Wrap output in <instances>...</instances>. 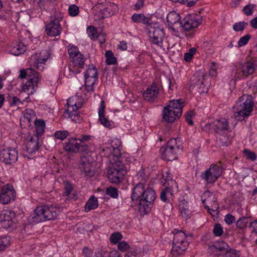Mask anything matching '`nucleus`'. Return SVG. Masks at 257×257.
<instances>
[{
    "instance_id": "f257e3e1",
    "label": "nucleus",
    "mask_w": 257,
    "mask_h": 257,
    "mask_svg": "<svg viewBox=\"0 0 257 257\" xmlns=\"http://www.w3.org/2000/svg\"><path fill=\"white\" fill-rule=\"evenodd\" d=\"M68 53L71 59L72 65L64 70V75L67 77H72L80 73L84 68V58L83 55L79 51L78 48L74 46L69 45Z\"/></svg>"
},
{
    "instance_id": "f03ea898",
    "label": "nucleus",
    "mask_w": 257,
    "mask_h": 257,
    "mask_svg": "<svg viewBox=\"0 0 257 257\" xmlns=\"http://www.w3.org/2000/svg\"><path fill=\"white\" fill-rule=\"evenodd\" d=\"M59 213V208L52 205L40 206L35 209L33 214L28 217V221L37 224L46 220H54Z\"/></svg>"
},
{
    "instance_id": "7ed1b4c3",
    "label": "nucleus",
    "mask_w": 257,
    "mask_h": 257,
    "mask_svg": "<svg viewBox=\"0 0 257 257\" xmlns=\"http://www.w3.org/2000/svg\"><path fill=\"white\" fill-rule=\"evenodd\" d=\"M254 101L251 95L243 94L237 100L233 107L234 117L239 121L248 117L252 111Z\"/></svg>"
},
{
    "instance_id": "20e7f679",
    "label": "nucleus",
    "mask_w": 257,
    "mask_h": 257,
    "mask_svg": "<svg viewBox=\"0 0 257 257\" xmlns=\"http://www.w3.org/2000/svg\"><path fill=\"white\" fill-rule=\"evenodd\" d=\"M189 243L186 240V235L180 230L174 235L171 254L173 257H179L184 254Z\"/></svg>"
},
{
    "instance_id": "39448f33",
    "label": "nucleus",
    "mask_w": 257,
    "mask_h": 257,
    "mask_svg": "<svg viewBox=\"0 0 257 257\" xmlns=\"http://www.w3.org/2000/svg\"><path fill=\"white\" fill-rule=\"evenodd\" d=\"M156 197L155 190L152 188L146 187L143 198L140 199V202L138 204V210L141 214H147L150 212Z\"/></svg>"
},
{
    "instance_id": "423d86ee",
    "label": "nucleus",
    "mask_w": 257,
    "mask_h": 257,
    "mask_svg": "<svg viewBox=\"0 0 257 257\" xmlns=\"http://www.w3.org/2000/svg\"><path fill=\"white\" fill-rule=\"evenodd\" d=\"M182 149L181 145H178L176 139H171L166 146L162 147L160 152L164 160L172 161L177 158V154Z\"/></svg>"
},
{
    "instance_id": "0eeeda50",
    "label": "nucleus",
    "mask_w": 257,
    "mask_h": 257,
    "mask_svg": "<svg viewBox=\"0 0 257 257\" xmlns=\"http://www.w3.org/2000/svg\"><path fill=\"white\" fill-rule=\"evenodd\" d=\"M63 18V14L59 11H55L54 15L50 16V22L46 24L45 32L50 37L59 36L61 33V26L60 22Z\"/></svg>"
},
{
    "instance_id": "6e6552de",
    "label": "nucleus",
    "mask_w": 257,
    "mask_h": 257,
    "mask_svg": "<svg viewBox=\"0 0 257 257\" xmlns=\"http://www.w3.org/2000/svg\"><path fill=\"white\" fill-rule=\"evenodd\" d=\"M202 17L197 14H191L186 16L179 23L181 32L190 31L197 28L201 23Z\"/></svg>"
},
{
    "instance_id": "1a4fd4ad",
    "label": "nucleus",
    "mask_w": 257,
    "mask_h": 257,
    "mask_svg": "<svg viewBox=\"0 0 257 257\" xmlns=\"http://www.w3.org/2000/svg\"><path fill=\"white\" fill-rule=\"evenodd\" d=\"M222 172L220 165L212 164L208 169L201 173L200 177L206 184H213L221 176Z\"/></svg>"
},
{
    "instance_id": "9d476101",
    "label": "nucleus",
    "mask_w": 257,
    "mask_h": 257,
    "mask_svg": "<svg viewBox=\"0 0 257 257\" xmlns=\"http://www.w3.org/2000/svg\"><path fill=\"white\" fill-rule=\"evenodd\" d=\"M164 188L161 189L160 199L163 202L171 204L174 194L178 192V184L176 181H172L169 183L163 184Z\"/></svg>"
},
{
    "instance_id": "9b49d317",
    "label": "nucleus",
    "mask_w": 257,
    "mask_h": 257,
    "mask_svg": "<svg viewBox=\"0 0 257 257\" xmlns=\"http://www.w3.org/2000/svg\"><path fill=\"white\" fill-rule=\"evenodd\" d=\"M77 138L71 137L63 143V147L65 151L69 153H78L87 151L88 146L87 145L79 144Z\"/></svg>"
},
{
    "instance_id": "f8f14e48",
    "label": "nucleus",
    "mask_w": 257,
    "mask_h": 257,
    "mask_svg": "<svg viewBox=\"0 0 257 257\" xmlns=\"http://www.w3.org/2000/svg\"><path fill=\"white\" fill-rule=\"evenodd\" d=\"M148 34L150 41L153 44L161 46L165 37V32L158 24H155L153 27L148 28Z\"/></svg>"
},
{
    "instance_id": "ddd939ff",
    "label": "nucleus",
    "mask_w": 257,
    "mask_h": 257,
    "mask_svg": "<svg viewBox=\"0 0 257 257\" xmlns=\"http://www.w3.org/2000/svg\"><path fill=\"white\" fill-rule=\"evenodd\" d=\"M126 171L123 169V165L120 163L113 164L107 171V176L108 180L112 183L117 184L120 182V179L125 175Z\"/></svg>"
},
{
    "instance_id": "4468645a",
    "label": "nucleus",
    "mask_w": 257,
    "mask_h": 257,
    "mask_svg": "<svg viewBox=\"0 0 257 257\" xmlns=\"http://www.w3.org/2000/svg\"><path fill=\"white\" fill-rule=\"evenodd\" d=\"M208 79L209 76L207 75L197 74L191 79L192 85L197 87L200 94L207 93L209 86Z\"/></svg>"
},
{
    "instance_id": "2eb2a0df",
    "label": "nucleus",
    "mask_w": 257,
    "mask_h": 257,
    "mask_svg": "<svg viewBox=\"0 0 257 257\" xmlns=\"http://www.w3.org/2000/svg\"><path fill=\"white\" fill-rule=\"evenodd\" d=\"M18 159V153L15 149L10 147L0 149V161L6 165L15 163Z\"/></svg>"
},
{
    "instance_id": "dca6fc26",
    "label": "nucleus",
    "mask_w": 257,
    "mask_h": 257,
    "mask_svg": "<svg viewBox=\"0 0 257 257\" xmlns=\"http://www.w3.org/2000/svg\"><path fill=\"white\" fill-rule=\"evenodd\" d=\"M50 53L49 50H42L40 53H35L31 56V59L33 61V66L39 70L44 69L45 62L50 58Z\"/></svg>"
},
{
    "instance_id": "f3484780",
    "label": "nucleus",
    "mask_w": 257,
    "mask_h": 257,
    "mask_svg": "<svg viewBox=\"0 0 257 257\" xmlns=\"http://www.w3.org/2000/svg\"><path fill=\"white\" fill-rule=\"evenodd\" d=\"M3 184L0 190V203L7 204L15 199L16 192L12 185L7 184L4 186Z\"/></svg>"
},
{
    "instance_id": "a211bd4d",
    "label": "nucleus",
    "mask_w": 257,
    "mask_h": 257,
    "mask_svg": "<svg viewBox=\"0 0 257 257\" xmlns=\"http://www.w3.org/2000/svg\"><path fill=\"white\" fill-rule=\"evenodd\" d=\"M257 69V57H252L243 63L240 71L243 76L247 77L253 74Z\"/></svg>"
},
{
    "instance_id": "6ab92c4d",
    "label": "nucleus",
    "mask_w": 257,
    "mask_h": 257,
    "mask_svg": "<svg viewBox=\"0 0 257 257\" xmlns=\"http://www.w3.org/2000/svg\"><path fill=\"white\" fill-rule=\"evenodd\" d=\"M15 213L10 210H3L0 214V224L5 228L13 226L15 224Z\"/></svg>"
},
{
    "instance_id": "aec40b11",
    "label": "nucleus",
    "mask_w": 257,
    "mask_h": 257,
    "mask_svg": "<svg viewBox=\"0 0 257 257\" xmlns=\"http://www.w3.org/2000/svg\"><path fill=\"white\" fill-rule=\"evenodd\" d=\"M209 128L213 130L216 133L221 135L224 134L226 132L229 127L228 120L223 118L220 119H217L213 123L207 124Z\"/></svg>"
},
{
    "instance_id": "412c9836",
    "label": "nucleus",
    "mask_w": 257,
    "mask_h": 257,
    "mask_svg": "<svg viewBox=\"0 0 257 257\" xmlns=\"http://www.w3.org/2000/svg\"><path fill=\"white\" fill-rule=\"evenodd\" d=\"M160 88L159 85L155 82H153L151 85L147 88L143 93L144 98L146 101L153 102L158 97Z\"/></svg>"
},
{
    "instance_id": "4be33fe9",
    "label": "nucleus",
    "mask_w": 257,
    "mask_h": 257,
    "mask_svg": "<svg viewBox=\"0 0 257 257\" xmlns=\"http://www.w3.org/2000/svg\"><path fill=\"white\" fill-rule=\"evenodd\" d=\"M67 108L65 110L68 114V116L71 118L72 120L79 123L82 120V117L78 115V106L76 103H73L71 99H68L67 101Z\"/></svg>"
},
{
    "instance_id": "5701e85b",
    "label": "nucleus",
    "mask_w": 257,
    "mask_h": 257,
    "mask_svg": "<svg viewBox=\"0 0 257 257\" xmlns=\"http://www.w3.org/2000/svg\"><path fill=\"white\" fill-rule=\"evenodd\" d=\"M181 21L179 14L175 12H170L167 16V22L170 28L174 32L179 29V23Z\"/></svg>"
},
{
    "instance_id": "b1692460",
    "label": "nucleus",
    "mask_w": 257,
    "mask_h": 257,
    "mask_svg": "<svg viewBox=\"0 0 257 257\" xmlns=\"http://www.w3.org/2000/svg\"><path fill=\"white\" fill-rule=\"evenodd\" d=\"M146 188L145 184L141 182L138 183L133 188L131 195V199L133 203L135 204H137L138 201L140 203V199L143 198Z\"/></svg>"
},
{
    "instance_id": "393cba45",
    "label": "nucleus",
    "mask_w": 257,
    "mask_h": 257,
    "mask_svg": "<svg viewBox=\"0 0 257 257\" xmlns=\"http://www.w3.org/2000/svg\"><path fill=\"white\" fill-rule=\"evenodd\" d=\"M163 119L167 122H173L177 118H179L181 114L178 113V111H175L171 108L165 106L162 112Z\"/></svg>"
},
{
    "instance_id": "a878e982",
    "label": "nucleus",
    "mask_w": 257,
    "mask_h": 257,
    "mask_svg": "<svg viewBox=\"0 0 257 257\" xmlns=\"http://www.w3.org/2000/svg\"><path fill=\"white\" fill-rule=\"evenodd\" d=\"M79 168L86 176L92 177L94 174V169L92 164L86 158L81 159Z\"/></svg>"
},
{
    "instance_id": "bb28decb",
    "label": "nucleus",
    "mask_w": 257,
    "mask_h": 257,
    "mask_svg": "<svg viewBox=\"0 0 257 257\" xmlns=\"http://www.w3.org/2000/svg\"><path fill=\"white\" fill-rule=\"evenodd\" d=\"M118 11V8L117 6L114 4L109 3L100 10V14L102 19L105 18L110 17L114 14L117 13Z\"/></svg>"
},
{
    "instance_id": "cd10ccee",
    "label": "nucleus",
    "mask_w": 257,
    "mask_h": 257,
    "mask_svg": "<svg viewBox=\"0 0 257 257\" xmlns=\"http://www.w3.org/2000/svg\"><path fill=\"white\" fill-rule=\"evenodd\" d=\"M39 138L37 136L32 137L26 145V151L30 154L38 151L39 149Z\"/></svg>"
},
{
    "instance_id": "c85d7f7f",
    "label": "nucleus",
    "mask_w": 257,
    "mask_h": 257,
    "mask_svg": "<svg viewBox=\"0 0 257 257\" xmlns=\"http://www.w3.org/2000/svg\"><path fill=\"white\" fill-rule=\"evenodd\" d=\"M38 81V78L36 77L33 79L29 78V80L26 81L23 85L22 87L23 90L27 92L28 94H33L36 90Z\"/></svg>"
},
{
    "instance_id": "c756f323",
    "label": "nucleus",
    "mask_w": 257,
    "mask_h": 257,
    "mask_svg": "<svg viewBox=\"0 0 257 257\" xmlns=\"http://www.w3.org/2000/svg\"><path fill=\"white\" fill-rule=\"evenodd\" d=\"M166 106L173 110H175V111H178L179 113L182 114L183 101L181 99L172 100L169 102Z\"/></svg>"
},
{
    "instance_id": "7c9ffc66",
    "label": "nucleus",
    "mask_w": 257,
    "mask_h": 257,
    "mask_svg": "<svg viewBox=\"0 0 257 257\" xmlns=\"http://www.w3.org/2000/svg\"><path fill=\"white\" fill-rule=\"evenodd\" d=\"M104 112V106L102 105V103H101L98 110L99 121L104 126L111 128L112 127V125L111 124L110 122L108 120V119L105 117Z\"/></svg>"
},
{
    "instance_id": "2f4dec72",
    "label": "nucleus",
    "mask_w": 257,
    "mask_h": 257,
    "mask_svg": "<svg viewBox=\"0 0 257 257\" xmlns=\"http://www.w3.org/2000/svg\"><path fill=\"white\" fill-rule=\"evenodd\" d=\"M26 50V46L22 42H20L14 44L10 51L12 54L18 56L23 54Z\"/></svg>"
},
{
    "instance_id": "473e14b6",
    "label": "nucleus",
    "mask_w": 257,
    "mask_h": 257,
    "mask_svg": "<svg viewBox=\"0 0 257 257\" xmlns=\"http://www.w3.org/2000/svg\"><path fill=\"white\" fill-rule=\"evenodd\" d=\"M98 206V200L96 197L91 196L85 205V211L88 212L91 210L96 208Z\"/></svg>"
},
{
    "instance_id": "72a5a7b5",
    "label": "nucleus",
    "mask_w": 257,
    "mask_h": 257,
    "mask_svg": "<svg viewBox=\"0 0 257 257\" xmlns=\"http://www.w3.org/2000/svg\"><path fill=\"white\" fill-rule=\"evenodd\" d=\"M94 257H121L120 252L116 250L104 251L101 253H96Z\"/></svg>"
},
{
    "instance_id": "f704fd0d",
    "label": "nucleus",
    "mask_w": 257,
    "mask_h": 257,
    "mask_svg": "<svg viewBox=\"0 0 257 257\" xmlns=\"http://www.w3.org/2000/svg\"><path fill=\"white\" fill-rule=\"evenodd\" d=\"M35 125L36 126V132L38 137L39 136H41L45 131V122L42 119H36L35 122Z\"/></svg>"
},
{
    "instance_id": "c9c22d12",
    "label": "nucleus",
    "mask_w": 257,
    "mask_h": 257,
    "mask_svg": "<svg viewBox=\"0 0 257 257\" xmlns=\"http://www.w3.org/2000/svg\"><path fill=\"white\" fill-rule=\"evenodd\" d=\"M251 219V216H242L239 218V219L236 221V225L237 228L242 230H244L246 227L248 221H250Z\"/></svg>"
},
{
    "instance_id": "e433bc0d",
    "label": "nucleus",
    "mask_w": 257,
    "mask_h": 257,
    "mask_svg": "<svg viewBox=\"0 0 257 257\" xmlns=\"http://www.w3.org/2000/svg\"><path fill=\"white\" fill-rule=\"evenodd\" d=\"M222 255L223 257H240L241 252L240 250L232 248L229 246L225 253L222 254Z\"/></svg>"
},
{
    "instance_id": "4c0bfd02",
    "label": "nucleus",
    "mask_w": 257,
    "mask_h": 257,
    "mask_svg": "<svg viewBox=\"0 0 257 257\" xmlns=\"http://www.w3.org/2000/svg\"><path fill=\"white\" fill-rule=\"evenodd\" d=\"M213 244L215 245V248L217 249L218 252L223 251H226L229 246L227 243L222 240L216 241L214 242Z\"/></svg>"
},
{
    "instance_id": "58836bf2",
    "label": "nucleus",
    "mask_w": 257,
    "mask_h": 257,
    "mask_svg": "<svg viewBox=\"0 0 257 257\" xmlns=\"http://www.w3.org/2000/svg\"><path fill=\"white\" fill-rule=\"evenodd\" d=\"M106 63L108 65H113L116 63L117 59L111 51H106L105 54Z\"/></svg>"
},
{
    "instance_id": "ea45409f",
    "label": "nucleus",
    "mask_w": 257,
    "mask_h": 257,
    "mask_svg": "<svg viewBox=\"0 0 257 257\" xmlns=\"http://www.w3.org/2000/svg\"><path fill=\"white\" fill-rule=\"evenodd\" d=\"M161 86L163 88L164 86H168L169 92V93H171L172 91L174 90V88L176 87L175 80L174 79L171 80L169 78H166L165 80L164 81V84H162Z\"/></svg>"
},
{
    "instance_id": "a19ab883",
    "label": "nucleus",
    "mask_w": 257,
    "mask_h": 257,
    "mask_svg": "<svg viewBox=\"0 0 257 257\" xmlns=\"http://www.w3.org/2000/svg\"><path fill=\"white\" fill-rule=\"evenodd\" d=\"M97 70L93 65H89L86 69L84 76H89L91 77H98Z\"/></svg>"
},
{
    "instance_id": "79ce46f5",
    "label": "nucleus",
    "mask_w": 257,
    "mask_h": 257,
    "mask_svg": "<svg viewBox=\"0 0 257 257\" xmlns=\"http://www.w3.org/2000/svg\"><path fill=\"white\" fill-rule=\"evenodd\" d=\"M69 132L66 130L57 131L54 133V137L56 139L64 140L68 136Z\"/></svg>"
},
{
    "instance_id": "37998d69",
    "label": "nucleus",
    "mask_w": 257,
    "mask_h": 257,
    "mask_svg": "<svg viewBox=\"0 0 257 257\" xmlns=\"http://www.w3.org/2000/svg\"><path fill=\"white\" fill-rule=\"evenodd\" d=\"M122 238V235L120 232H115L110 235L109 240L111 243L116 244L117 243H118L119 241H120Z\"/></svg>"
},
{
    "instance_id": "c03bdc74",
    "label": "nucleus",
    "mask_w": 257,
    "mask_h": 257,
    "mask_svg": "<svg viewBox=\"0 0 257 257\" xmlns=\"http://www.w3.org/2000/svg\"><path fill=\"white\" fill-rule=\"evenodd\" d=\"M24 117L27 119L29 122H30L35 117V114L33 110L31 109H26L23 113Z\"/></svg>"
},
{
    "instance_id": "a18cd8bd",
    "label": "nucleus",
    "mask_w": 257,
    "mask_h": 257,
    "mask_svg": "<svg viewBox=\"0 0 257 257\" xmlns=\"http://www.w3.org/2000/svg\"><path fill=\"white\" fill-rule=\"evenodd\" d=\"M106 193L111 197L116 199L118 197V190L115 187H108L106 189Z\"/></svg>"
},
{
    "instance_id": "49530a36",
    "label": "nucleus",
    "mask_w": 257,
    "mask_h": 257,
    "mask_svg": "<svg viewBox=\"0 0 257 257\" xmlns=\"http://www.w3.org/2000/svg\"><path fill=\"white\" fill-rule=\"evenodd\" d=\"M68 12L71 17H76L79 13V8L75 5H71L69 7Z\"/></svg>"
},
{
    "instance_id": "de8ad7c7",
    "label": "nucleus",
    "mask_w": 257,
    "mask_h": 257,
    "mask_svg": "<svg viewBox=\"0 0 257 257\" xmlns=\"http://www.w3.org/2000/svg\"><path fill=\"white\" fill-rule=\"evenodd\" d=\"M87 33L89 37L94 40L97 39L98 37L96 29L93 26H89L87 29Z\"/></svg>"
},
{
    "instance_id": "09e8293b",
    "label": "nucleus",
    "mask_w": 257,
    "mask_h": 257,
    "mask_svg": "<svg viewBox=\"0 0 257 257\" xmlns=\"http://www.w3.org/2000/svg\"><path fill=\"white\" fill-rule=\"evenodd\" d=\"M9 244V239L8 237L0 236V252L4 250Z\"/></svg>"
},
{
    "instance_id": "8fccbe9b",
    "label": "nucleus",
    "mask_w": 257,
    "mask_h": 257,
    "mask_svg": "<svg viewBox=\"0 0 257 257\" xmlns=\"http://www.w3.org/2000/svg\"><path fill=\"white\" fill-rule=\"evenodd\" d=\"M255 8L256 6L254 4H248L243 8L242 11L246 16H250Z\"/></svg>"
},
{
    "instance_id": "3c124183",
    "label": "nucleus",
    "mask_w": 257,
    "mask_h": 257,
    "mask_svg": "<svg viewBox=\"0 0 257 257\" xmlns=\"http://www.w3.org/2000/svg\"><path fill=\"white\" fill-rule=\"evenodd\" d=\"M247 25V23L244 21L236 23L233 26V29L236 32L242 31L246 28Z\"/></svg>"
},
{
    "instance_id": "603ef678",
    "label": "nucleus",
    "mask_w": 257,
    "mask_h": 257,
    "mask_svg": "<svg viewBox=\"0 0 257 257\" xmlns=\"http://www.w3.org/2000/svg\"><path fill=\"white\" fill-rule=\"evenodd\" d=\"M220 135L218 141L219 144L222 146H228L231 143L227 135H222V134Z\"/></svg>"
},
{
    "instance_id": "864d4df0",
    "label": "nucleus",
    "mask_w": 257,
    "mask_h": 257,
    "mask_svg": "<svg viewBox=\"0 0 257 257\" xmlns=\"http://www.w3.org/2000/svg\"><path fill=\"white\" fill-rule=\"evenodd\" d=\"M201 196L203 197V198H205L207 201H210V198H212L213 203L216 204L217 198L215 195L212 192L209 191H206Z\"/></svg>"
},
{
    "instance_id": "5fc2aeb1",
    "label": "nucleus",
    "mask_w": 257,
    "mask_h": 257,
    "mask_svg": "<svg viewBox=\"0 0 257 257\" xmlns=\"http://www.w3.org/2000/svg\"><path fill=\"white\" fill-rule=\"evenodd\" d=\"M196 52V49L195 48H191L189 50L188 52L185 53L184 56V60L186 62H190Z\"/></svg>"
},
{
    "instance_id": "6e6d98bb",
    "label": "nucleus",
    "mask_w": 257,
    "mask_h": 257,
    "mask_svg": "<svg viewBox=\"0 0 257 257\" xmlns=\"http://www.w3.org/2000/svg\"><path fill=\"white\" fill-rule=\"evenodd\" d=\"M180 214L182 217L185 219H187L190 217L191 211L184 205L180 206Z\"/></svg>"
},
{
    "instance_id": "4d7b16f0",
    "label": "nucleus",
    "mask_w": 257,
    "mask_h": 257,
    "mask_svg": "<svg viewBox=\"0 0 257 257\" xmlns=\"http://www.w3.org/2000/svg\"><path fill=\"white\" fill-rule=\"evenodd\" d=\"M26 72L28 76V80H29V78L33 79L35 77L38 78V80H39V74L34 69L32 68L27 69Z\"/></svg>"
},
{
    "instance_id": "13d9d810",
    "label": "nucleus",
    "mask_w": 257,
    "mask_h": 257,
    "mask_svg": "<svg viewBox=\"0 0 257 257\" xmlns=\"http://www.w3.org/2000/svg\"><path fill=\"white\" fill-rule=\"evenodd\" d=\"M223 232V228L219 223H216L213 229V233L215 236H220Z\"/></svg>"
},
{
    "instance_id": "bf43d9fd",
    "label": "nucleus",
    "mask_w": 257,
    "mask_h": 257,
    "mask_svg": "<svg viewBox=\"0 0 257 257\" xmlns=\"http://www.w3.org/2000/svg\"><path fill=\"white\" fill-rule=\"evenodd\" d=\"M251 38V35L246 34L241 37L238 42V46L240 47L246 45Z\"/></svg>"
},
{
    "instance_id": "052dcab7",
    "label": "nucleus",
    "mask_w": 257,
    "mask_h": 257,
    "mask_svg": "<svg viewBox=\"0 0 257 257\" xmlns=\"http://www.w3.org/2000/svg\"><path fill=\"white\" fill-rule=\"evenodd\" d=\"M140 251L138 249L131 248L126 253L125 257H140Z\"/></svg>"
},
{
    "instance_id": "680f3d73",
    "label": "nucleus",
    "mask_w": 257,
    "mask_h": 257,
    "mask_svg": "<svg viewBox=\"0 0 257 257\" xmlns=\"http://www.w3.org/2000/svg\"><path fill=\"white\" fill-rule=\"evenodd\" d=\"M117 247L121 251L124 252L130 248V246L126 242L122 241L118 242Z\"/></svg>"
},
{
    "instance_id": "e2e57ef3",
    "label": "nucleus",
    "mask_w": 257,
    "mask_h": 257,
    "mask_svg": "<svg viewBox=\"0 0 257 257\" xmlns=\"http://www.w3.org/2000/svg\"><path fill=\"white\" fill-rule=\"evenodd\" d=\"M144 16L143 14H134L132 15L131 19L134 23H141Z\"/></svg>"
},
{
    "instance_id": "0e129e2a",
    "label": "nucleus",
    "mask_w": 257,
    "mask_h": 257,
    "mask_svg": "<svg viewBox=\"0 0 257 257\" xmlns=\"http://www.w3.org/2000/svg\"><path fill=\"white\" fill-rule=\"evenodd\" d=\"M244 154L246 155L248 159L254 161L256 159V155L255 153L250 151L248 150H244Z\"/></svg>"
},
{
    "instance_id": "69168bd1",
    "label": "nucleus",
    "mask_w": 257,
    "mask_h": 257,
    "mask_svg": "<svg viewBox=\"0 0 257 257\" xmlns=\"http://www.w3.org/2000/svg\"><path fill=\"white\" fill-rule=\"evenodd\" d=\"M144 24L147 25V30H148V28L149 27H153V25L155 24L154 23L150 18H148L146 17L145 15L144 16V18H143L142 23Z\"/></svg>"
},
{
    "instance_id": "338daca9",
    "label": "nucleus",
    "mask_w": 257,
    "mask_h": 257,
    "mask_svg": "<svg viewBox=\"0 0 257 257\" xmlns=\"http://www.w3.org/2000/svg\"><path fill=\"white\" fill-rule=\"evenodd\" d=\"M224 221L227 224L230 225L235 222V218L232 214H227L225 216Z\"/></svg>"
},
{
    "instance_id": "774afa93",
    "label": "nucleus",
    "mask_w": 257,
    "mask_h": 257,
    "mask_svg": "<svg viewBox=\"0 0 257 257\" xmlns=\"http://www.w3.org/2000/svg\"><path fill=\"white\" fill-rule=\"evenodd\" d=\"M249 227L252 229V232L257 234V219L249 222Z\"/></svg>"
}]
</instances>
